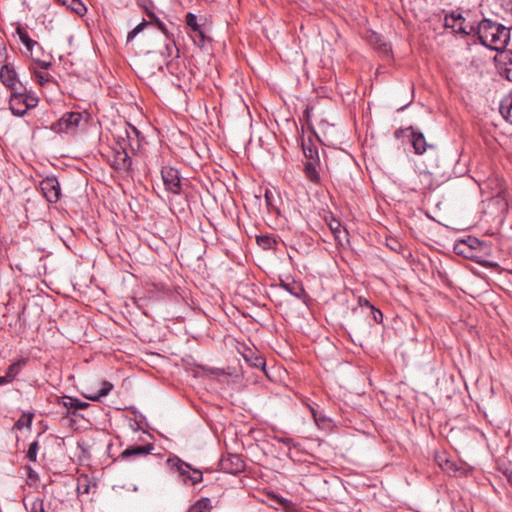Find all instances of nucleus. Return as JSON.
Segmentation results:
<instances>
[{
	"label": "nucleus",
	"mask_w": 512,
	"mask_h": 512,
	"mask_svg": "<svg viewBox=\"0 0 512 512\" xmlns=\"http://www.w3.org/2000/svg\"><path fill=\"white\" fill-rule=\"evenodd\" d=\"M58 3H61L63 5H70L68 2H71V4H78L82 8V3L80 0H56Z\"/></svg>",
	"instance_id": "58836bf2"
},
{
	"label": "nucleus",
	"mask_w": 512,
	"mask_h": 512,
	"mask_svg": "<svg viewBox=\"0 0 512 512\" xmlns=\"http://www.w3.org/2000/svg\"><path fill=\"white\" fill-rule=\"evenodd\" d=\"M64 405L68 408L69 411L72 410L73 412L76 410L85 409L89 406L87 402H82L71 397H69L67 401L64 402Z\"/></svg>",
	"instance_id": "cd10ccee"
},
{
	"label": "nucleus",
	"mask_w": 512,
	"mask_h": 512,
	"mask_svg": "<svg viewBox=\"0 0 512 512\" xmlns=\"http://www.w3.org/2000/svg\"><path fill=\"white\" fill-rule=\"evenodd\" d=\"M167 465L171 470L177 471L179 476L187 477V480H203V475L200 470L192 468L190 464L182 461L178 457L169 458Z\"/></svg>",
	"instance_id": "423d86ee"
},
{
	"label": "nucleus",
	"mask_w": 512,
	"mask_h": 512,
	"mask_svg": "<svg viewBox=\"0 0 512 512\" xmlns=\"http://www.w3.org/2000/svg\"><path fill=\"white\" fill-rule=\"evenodd\" d=\"M317 165H318V160H307L304 163V169H303L306 179H308L309 181H311L314 184L320 183V175L317 170Z\"/></svg>",
	"instance_id": "f3484780"
},
{
	"label": "nucleus",
	"mask_w": 512,
	"mask_h": 512,
	"mask_svg": "<svg viewBox=\"0 0 512 512\" xmlns=\"http://www.w3.org/2000/svg\"><path fill=\"white\" fill-rule=\"evenodd\" d=\"M38 450H39V443L37 441H33L29 445V448H28V451L26 454V457L28 458L29 461H31V462L36 461Z\"/></svg>",
	"instance_id": "7c9ffc66"
},
{
	"label": "nucleus",
	"mask_w": 512,
	"mask_h": 512,
	"mask_svg": "<svg viewBox=\"0 0 512 512\" xmlns=\"http://www.w3.org/2000/svg\"><path fill=\"white\" fill-rule=\"evenodd\" d=\"M17 33L19 35L20 41L25 45L27 51L33 57V46H38V42L32 40L28 33L24 30L18 29Z\"/></svg>",
	"instance_id": "393cba45"
},
{
	"label": "nucleus",
	"mask_w": 512,
	"mask_h": 512,
	"mask_svg": "<svg viewBox=\"0 0 512 512\" xmlns=\"http://www.w3.org/2000/svg\"><path fill=\"white\" fill-rule=\"evenodd\" d=\"M256 241L263 249H271L275 244V241L271 237L265 235L258 236Z\"/></svg>",
	"instance_id": "c85d7f7f"
},
{
	"label": "nucleus",
	"mask_w": 512,
	"mask_h": 512,
	"mask_svg": "<svg viewBox=\"0 0 512 512\" xmlns=\"http://www.w3.org/2000/svg\"><path fill=\"white\" fill-rule=\"evenodd\" d=\"M6 58H7L6 48L2 47V48H0V65L1 64L3 65V63L6 61Z\"/></svg>",
	"instance_id": "ea45409f"
},
{
	"label": "nucleus",
	"mask_w": 512,
	"mask_h": 512,
	"mask_svg": "<svg viewBox=\"0 0 512 512\" xmlns=\"http://www.w3.org/2000/svg\"><path fill=\"white\" fill-rule=\"evenodd\" d=\"M38 103V96L32 90H28L26 86L19 87V90L10 92L8 99L9 110L16 117H23L29 110L35 108Z\"/></svg>",
	"instance_id": "f03ea898"
},
{
	"label": "nucleus",
	"mask_w": 512,
	"mask_h": 512,
	"mask_svg": "<svg viewBox=\"0 0 512 512\" xmlns=\"http://www.w3.org/2000/svg\"><path fill=\"white\" fill-rule=\"evenodd\" d=\"M469 242H470V244H469V248H473V247H474V245L478 243V240H477L476 238H474V239H469Z\"/></svg>",
	"instance_id": "79ce46f5"
},
{
	"label": "nucleus",
	"mask_w": 512,
	"mask_h": 512,
	"mask_svg": "<svg viewBox=\"0 0 512 512\" xmlns=\"http://www.w3.org/2000/svg\"><path fill=\"white\" fill-rule=\"evenodd\" d=\"M435 461L449 477H472L473 471L467 464L449 459L445 452L437 453L435 456Z\"/></svg>",
	"instance_id": "7ed1b4c3"
},
{
	"label": "nucleus",
	"mask_w": 512,
	"mask_h": 512,
	"mask_svg": "<svg viewBox=\"0 0 512 512\" xmlns=\"http://www.w3.org/2000/svg\"><path fill=\"white\" fill-rule=\"evenodd\" d=\"M26 364V361L24 359H20L14 363H12L6 370V373L4 375L6 381L8 383H11L15 377L20 373L22 367Z\"/></svg>",
	"instance_id": "4be33fe9"
},
{
	"label": "nucleus",
	"mask_w": 512,
	"mask_h": 512,
	"mask_svg": "<svg viewBox=\"0 0 512 512\" xmlns=\"http://www.w3.org/2000/svg\"><path fill=\"white\" fill-rule=\"evenodd\" d=\"M0 81L1 83L7 87L10 92L14 90H19V87H24L25 85L18 78V74L11 64H3L0 69Z\"/></svg>",
	"instance_id": "6e6552de"
},
{
	"label": "nucleus",
	"mask_w": 512,
	"mask_h": 512,
	"mask_svg": "<svg viewBox=\"0 0 512 512\" xmlns=\"http://www.w3.org/2000/svg\"><path fill=\"white\" fill-rule=\"evenodd\" d=\"M8 384L4 376H0V386Z\"/></svg>",
	"instance_id": "37998d69"
},
{
	"label": "nucleus",
	"mask_w": 512,
	"mask_h": 512,
	"mask_svg": "<svg viewBox=\"0 0 512 512\" xmlns=\"http://www.w3.org/2000/svg\"><path fill=\"white\" fill-rule=\"evenodd\" d=\"M512 484V482H510Z\"/></svg>",
	"instance_id": "864d4df0"
},
{
	"label": "nucleus",
	"mask_w": 512,
	"mask_h": 512,
	"mask_svg": "<svg viewBox=\"0 0 512 512\" xmlns=\"http://www.w3.org/2000/svg\"><path fill=\"white\" fill-rule=\"evenodd\" d=\"M371 41H373V43L375 45H377V48L383 52H387L388 51V47L386 46L385 43H382V40H381V37L377 34H373L372 37H371Z\"/></svg>",
	"instance_id": "72a5a7b5"
},
{
	"label": "nucleus",
	"mask_w": 512,
	"mask_h": 512,
	"mask_svg": "<svg viewBox=\"0 0 512 512\" xmlns=\"http://www.w3.org/2000/svg\"><path fill=\"white\" fill-rule=\"evenodd\" d=\"M222 469L231 473L236 474L244 468V463L238 455H232L227 459L221 461Z\"/></svg>",
	"instance_id": "2eb2a0df"
},
{
	"label": "nucleus",
	"mask_w": 512,
	"mask_h": 512,
	"mask_svg": "<svg viewBox=\"0 0 512 512\" xmlns=\"http://www.w3.org/2000/svg\"><path fill=\"white\" fill-rule=\"evenodd\" d=\"M132 164L126 151V144H120V149L114 151L112 166L117 170H128Z\"/></svg>",
	"instance_id": "4468645a"
},
{
	"label": "nucleus",
	"mask_w": 512,
	"mask_h": 512,
	"mask_svg": "<svg viewBox=\"0 0 512 512\" xmlns=\"http://www.w3.org/2000/svg\"><path fill=\"white\" fill-rule=\"evenodd\" d=\"M473 30L471 36L477 37L483 46L495 51L505 49L510 39V31L490 19H483L477 26L473 25Z\"/></svg>",
	"instance_id": "f257e3e1"
},
{
	"label": "nucleus",
	"mask_w": 512,
	"mask_h": 512,
	"mask_svg": "<svg viewBox=\"0 0 512 512\" xmlns=\"http://www.w3.org/2000/svg\"><path fill=\"white\" fill-rule=\"evenodd\" d=\"M499 111L502 117L512 124V90L501 100Z\"/></svg>",
	"instance_id": "6ab92c4d"
},
{
	"label": "nucleus",
	"mask_w": 512,
	"mask_h": 512,
	"mask_svg": "<svg viewBox=\"0 0 512 512\" xmlns=\"http://www.w3.org/2000/svg\"><path fill=\"white\" fill-rule=\"evenodd\" d=\"M405 131L409 132L411 144L416 154H423L428 148L433 147V145L426 142L423 133L416 131L412 126L406 128Z\"/></svg>",
	"instance_id": "ddd939ff"
},
{
	"label": "nucleus",
	"mask_w": 512,
	"mask_h": 512,
	"mask_svg": "<svg viewBox=\"0 0 512 512\" xmlns=\"http://www.w3.org/2000/svg\"><path fill=\"white\" fill-rule=\"evenodd\" d=\"M465 246H466V242L463 241L462 243L456 244L454 249L457 254H462V255L468 257V255L466 254V251H465Z\"/></svg>",
	"instance_id": "e433bc0d"
},
{
	"label": "nucleus",
	"mask_w": 512,
	"mask_h": 512,
	"mask_svg": "<svg viewBox=\"0 0 512 512\" xmlns=\"http://www.w3.org/2000/svg\"><path fill=\"white\" fill-rule=\"evenodd\" d=\"M161 175L166 189L174 194H179L181 183L178 171L172 167H164L161 170Z\"/></svg>",
	"instance_id": "1a4fd4ad"
},
{
	"label": "nucleus",
	"mask_w": 512,
	"mask_h": 512,
	"mask_svg": "<svg viewBox=\"0 0 512 512\" xmlns=\"http://www.w3.org/2000/svg\"><path fill=\"white\" fill-rule=\"evenodd\" d=\"M371 315L376 323H382L383 321V314L382 312L375 308L374 306H370Z\"/></svg>",
	"instance_id": "c9c22d12"
},
{
	"label": "nucleus",
	"mask_w": 512,
	"mask_h": 512,
	"mask_svg": "<svg viewBox=\"0 0 512 512\" xmlns=\"http://www.w3.org/2000/svg\"><path fill=\"white\" fill-rule=\"evenodd\" d=\"M23 424H24V421H22V419H19V420L17 421V423H16V425H17L18 427H21Z\"/></svg>",
	"instance_id": "a18cd8bd"
},
{
	"label": "nucleus",
	"mask_w": 512,
	"mask_h": 512,
	"mask_svg": "<svg viewBox=\"0 0 512 512\" xmlns=\"http://www.w3.org/2000/svg\"><path fill=\"white\" fill-rule=\"evenodd\" d=\"M23 504L27 512H45L43 499L26 493Z\"/></svg>",
	"instance_id": "dca6fc26"
},
{
	"label": "nucleus",
	"mask_w": 512,
	"mask_h": 512,
	"mask_svg": "<svg viewBox=\"0 0 512 512\" xmlns=\"http://www.w3.org/2000/svg\"><path fill=\"white\" fill-rule=\"evenodd\" d=\"M157 30L160 31V39L164 43V50L158 49L157 52L166 57H172L174 51L178 53V50L176 49L175 46V42L169 35L166 25L161 21H157Z\"/></svg>",
	"instance_id": "9b49d317"
},
{
	"label": "nucleus",
	"mask_w": 512,
	"mask_h": 512,
	"mask_svg": "<svg viewBox=\"0 0 512 512\" xmlns=\"http://www.w3.org/2000/svg\"><path fill=\"white\" fill-rule=\"evenodd\" d=\"M70 5H66L67 7H70L73 11H75L77 14H82L86 10L85 6L82 4V8L78 6V4H71V2H68Z\"/></svg>",
	"instance_id": "4c0bfd02"
},
{
	"label": "nucleus",
	"mask_w": 512,
	"mask_h": 512,
	"mask_svg": "<svg viewBox=\"0 0 512 512\" xmlns=\"http://www.w3.org/2000/svg\"><path fill=\"white\" fill-rule=\"evenodd\" d=\"M34 79L41 85H45L50 81V75L41 71H34Z\"/></svg>",
	"instance_id": "473e14b6"
},
{
	"label": "nucleus",
	"mask_w": 512,
	"mask_h": 512,
	"mask_svg": "<svg viewBox=\"0 0 512 512\" xmlns=\"http://www.w3.org/2000/svg\"><path fill=\"white\" fill-rule=\"evenodd\" d=\"M27 424H28V425H30V424H31V418H29V419L27 420Z\"/></svg>",
	"instance_id": "603ef678"
},
{
	"label": "nucleus",
	"mask_w": 512,
	"mask_h": 512,
	"mask_svg": "<svg viewBox=\"0 0 512 512\" xmlns=\"http://www.w3.org/2000/svg\"><path fill=\"white\" fill-rule=\"evenodd\" d=\"M36 48H37V49H40L41 47H40V45H39V44H38V46H33V50H34V49H36Z\"/></svg>",
	"instance_id": "3c124183"
},
{
	"label": "nucleus",
	"mask_w": 512,
	"mask_h": 512,
	"mask_svg": "<svg viewBox=\"0 0 512 512\" xmlns=\"http://www.w3.org/2000/svg\"><path fill=\"white\" fill-rule=\"evenodd\" d=\"M86 117L81 112L65 113L53 126L52 129L59 133H74L77 128L85 124Z\"/></svg>",
	"instance_id": "20e7f679"
},
{
	"label": "nucleus",
	"mask_w": 512,
	"mask_h": 512,
	"mask_svg": "<svg viewBox=\"0 0 512 512\" xmlns=\"http://www.w3.org/2000/svg\"><path fill=\"white\" fill-rule=\"evenodd\" d=\"M360 304L362 305V300H361V299H360ZM363 305H365V306H367V307H369V308H370V306H372V305L369 303V301H368V300H364V301H363Z\"/></svg>",
	"instance_id": "c03bdc74"
},
{
	"label": "nucleus",
	"mask_w": 512,
	"mask_h": 512,
	"mask_svg": "<svg viewBox=\"0 0 512 512\" xmlns=\"http://www.w3.org/2000/svg\"><path fill=\"white\" fill-rule=\"evenodd\" d=\"M151 18L150 21L143 20L139 23L132 31L129 32L127 36V41H131L136 35L144 30L145 27H149L151 29H157V21H160L155 17L153 13H149Z\"/></svg>",
	"instance_id": "a211bd4d"
},
{
	"label": "nucleus",
	"mask_w": 512,
	"mask_h": 512,
	"mask_svg": "<svg viewBox=\"0 0 512 512\" xmlns=\"http://www.w3.org/2000/svg\"><path fill=\"white\" fill-rule=\"evenodd\" d=\"M304 155L308 160H318L317 150L313 147L304 148Z\"/></svg>",
	"instance_id": "f704fd0d"
},
{
	"label": "nucleus",
	"mask_w": 512,
	"mask_h": 512,
	"mask_svg": "<svg viewBox=\"0 0 512 512\" xmlns=\"http://www.w3.org/2000/svg\"><path fill=\"white\" fill-rule=\"evenodd\" d=\"M193 34L191 35L192 39H193V42L198 45V46H201L204 44V41H205V35H204V32L202 31L201 28L195 30L192 32Z\"/></svg>",
	"instance_id": "2f4dec72"
},
{
	"label": "nucleus",
	"mask_w": 512,
	"mask_h": 512,
	"mask_svg": "<svg viewBox=\"0 0 512 512\" xmlns=\"http://www.w3.org/2000/svg\"><path fill=\"white\" fill-rule=\"evenodd\" d=\"M26 483L28 484L29 487H33L36 484V482H26Z\"/></svg>",
	"instance_id": "de8ad7c7"
},
{
	"label": "nucleus",
	"mask_w": 512,
	"mask_h": 512,
	"mask_svg": "<svg viewBox=\"0 0 512 512\" xmlns=\"http://www.w3.org/2000/svg\"><path fill=\"white\" fill-rule=\"evenodd\" d=\"M328 226L337 240L341 241L343 237H346L347 231L341 226V223L338 220L334 218L331 219Z\"/></svg>",
	"instance_id": "b1692460"
},
{
	"label": "nucleus",
	"mask_w": 512,
	"mask_h": 512,
	"mask_svg": "<svg viewBox=\"0 0 512 512\" xmlns=\"http://www.w3.org/2000/svg\"><path fill=\"white\" fill-rule=\"evenodd\" d=\"M38 65L43 69H48L51 66L50 62L36 60Z\"/></svg>",
	"instance_id": "a19ab883"
},
{
	"label": "nucleus",
	"mask_w": 512,
	"mask_h": 512,
	"mask_svg": "<svg viewBox=\"0 0 512 512\" xmlns=\"http://www.w3.org/2000/svg\"><path fill=\"white\" fill-rule=\"evenodd\" d=\"M154 449L153 444L148 443L144 446H129L124 449L116 458V461L129 462L132 457H142L151 453Z\"/></svg>",
	"instance_id": "f8f14e48"
},
{
	"label": "nucleus",
	"mask_w": 512,
	"mask_h": 512,
	"mask_svg": "<svg viewBox=\"0 0 512 512\" xmlns=\"http://www.w3.org/2000/svg\"><path fill=\"white\" fill-rule=\"evenodd\" d=\"M40 190L49 203H56L61 195L60 184L56 177L48 176L39 184Z\"/></svg>",
	"instance_id": "0eeeda50"
},
{
	"label": "nucleus",
	"mask_w": 512,
	"mask_h": 512,
	"mask_svg": "<svg viewBox=\"0 0 512 512\" xmlns=\"http://www.w3.org/2000/svg\"><path fill=\"white\" fill-rule=\"evenodd\" d=\"M113 389L112 383L108 381H102L101 382V388L98 392H92L90 394H86L85 397L92 401H100L101 398L107 396L110 391Z\"/></svg>",
	"instance_id": "412c9836"
},
{
	"label": "nucleus",
	"mask_w": 512,
	"mask_h": 512,
	"mask_svg": "<svg viewBox=\"0 0 512 512\" xmlns=\"http://www.w3.org/2000/svg\"><path fill=\"white\" fill-rule=\"evenodd\" d=\"M268 506L275 510H283L285 512H292L295 509L294 503L275 492H267L266 499L262 500Z\"/></svg>",
	"instance_id": "9d476101"
},
{
	"label": "nucleus",
	"mask_w": 512,
	"mask_h": 512,
	"mask_svg": "<svg viewBox=\"0 0 512 512\" xmlns=\"http://www.w3.org/2000/svg\"><path fill=\"white\" fill-rule=\"evenodd\" d=\"M124 134L125 137L122 134L119 135V138H121L123 141L122 144H126V146L129 145L130 147H132L133 140L138 141L140 133L136 127L132 126L129 123H125Z\"/></svg>",
	"instance_id": "aec40b11"
},
{
	"label": "nucleus",
	"mask_w": 512,
	"mask_h": 512,
	"mask_svg": "<svg viewBox=\"0 0 512 512\" xmlns=\"http://www.w3.org/2000/svg\"><path fill=\"white\" fill-rule=\"evenodd\" d=\"M313 415H314L315 422H316L317 424H319V419L317 418L316 414L314 413Z\"/></svg>",
	"instance_id": "09e8293b"
},
{
	"label": "nucleus",
	"mask_w": 512,
	"mask_h": 512,
	"mask_svg": "<svg viewBox=\"0 0 512 512\" xmlns=\"http://www.w3.org/2000/svg\"><path fill=\"white\" fill-rule=\"evenodd\" d=\"M265 198H266L267 202L269 203L270 196H269L268 192L265 193Z\"/></svg>",
	"instance_id": "49530a36"
},
{
	"label": "nucleus",
	"mask_w": 512,
	"mask_h": 512,
	"mask_svg": "<svg viewBox=\"0 0 512 512\" xmlns=\"http://www.w3.org/2000/svg\"><path fill=\"white\" fill-rule=\"evenodd\" d=\"M291 442H292V439H291V438H288V439H287V443H288V445H290V443H291Z\"/></svg>",
	"instance_id": "8fccbe9b"
},
{
	"label": "nucleus",
	"mask_w": 512,
	"mask_h": 512,
	"mask_svg": "<svg viewBox=\"0 0 512 512\" xmlns=\"http://www.w3.org/2000/svg\"><path fill=\"white\" fill-rule=\"evenodd\" d=\"M185 22L192 32L201 28V26L197 23V16L191 12L186 14Z\"/></svg>",
	"instance_id": "c756f323"
},
{
	"label": "nucleus",
	"mask_w": 512,
	"mask_h": 512,
	"mask_svg": "<svg viewBox=\"0 0 512 512\" xmlns=\"http://www.w3.org/2000/svg\"><path fill=\"white\" fill-rule=\"evenodd\" d=\"M244 359L250 364V366L264 370L266 362L262 355L255 354L253 351H248L244 354Z\"/></svg>",
	"instance_id": "5701e85b"
},
{
	"label": "nucleus",
	"mask_w": 512,
	"mask_h": 512,
	"mask_svg": "<svg viewBox=\"0 0 512 512\" xmlns=\"http://www.w3.org/2000/svg\"><path fill=\"white\" fill-rule=\"evenodd\" d=\"M78 496L88 494L91 488H96V482H71Z\"/></svg>",
	"instance_id": "bb28decb"
},
{
	"label": "nucleus",
	"mask_w": 512,
	"mask_h": 512,
	"mask_svg": "<svg viewBox=\"0 0 512 512\" xmlns=\"http://www.w3.org/2000/svg\"><path fill=\"white\" fill-rule=\"evenodd\" d=\"M465 18L462 16L460 12L452 11L447 14L444 19L445 28L451 29L456 34H461L463 36H471L473 34V25L469 27L464 25Z\"/></svg>",
	"instance_id": "39448f33"
},
{
	"label": "nucleus",
	"mask_w": 512,
	"mask_h": 512,
	"mask_svg": "<svg viewBox=\"0 0 512 512\" xmlns=\"http://www.w3.org/2000/svg\"><path fill=\"white\" fill-rule=\"evenodd\" d=\"M211 509V501L209 498H201L190 507L188 512H209Z\"/></svg>",
	"instance_id": "a878e982"
}]
</instances>
